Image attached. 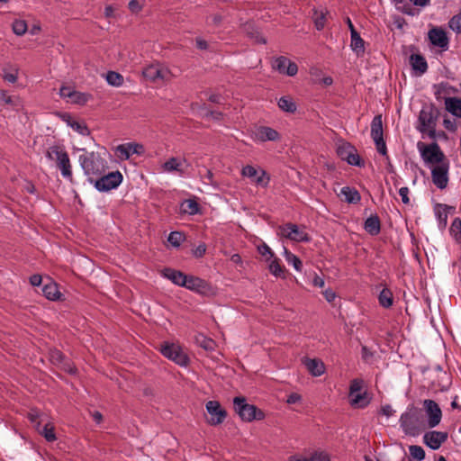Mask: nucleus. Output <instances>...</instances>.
<instances>
[{"label": "nucleus", "mask_w": 461, "mask_h": 461, "mask_svg": "<svg viewBox=\"0 0 461 461\" xmlns=\"http://www.w3.org/2000/svg\"><path fill=\"white\" fill-rule=\"evenodd\" d=\"M400 424L406 435L417 436L424 426V415L422 410L410 405L400 417Z\"/></svg>", "instance_id": "nucleus-1"}, {"label": "nucleus", "mask_w": 461, "mask_h": 461, "mask_svg": "<svg viewBox=\"0 0 461 461\" xmlns=\"http://www.w3.org/2000/svg\"><path fill=\"white\" fill-rule=\"evenodd\" d=\"M440 115L439 110L433 104L424 106L419 114L417 130L429 138L435 137V128Z\"/></svg>", "instance_id": "nucleus-2"}, {"label": "nucleus", "mask_w": 461, "mask_h": 461, "mask_svg": "<svg viewBox=\"0 0 461 461\" xmlns=\"http://www.w3.org/2000/svg\"><path fill=\"white\" fill-rule=\"evenodd\" d=\"M233 408L243 421L251 422L265 419V412L256 405L248 403L243 396H237L233 399Z\"/></svg>", "instance_id": "nucleus-3"}, {"label": "nucleus", "mask_w": 461, "mask_h": 461, "mask_svg": "<svg viewBox=\"0 0 461 461\" xmlns=\"http://www.w3.org/2000/svg\"><path fill=\"white\" fill-rule=\"evenodd\" d=\"M46 157L56 162V166L61 171V175L72 182V169L68 152L63 147L54 145L48 149Z\"/></svg>", "instance_id": "nucleus-4"}, {"label": "nucleus", "mask_w": 461, "mask_h": 461, "mask_svg": "<svg viewBox=\"0 0 461 461\" xmlns=\"http://www.w3.org/2000/svg\"><path fill=\"white\" fill-rule=\"evenodd\" d=\"M79 162L87 176H102L106 169V162L98 153L89 152L79 156Z\"/></svg>", "instance_id": "nucleus-5"}, {"label": "nucleus", "mask_w": 461, "mask_h": 461, "mask_svg": "<svg viewBox=\"0 0 461 461\" xmlns=\"http://www.w3.org/2000/svg\"><path fill=\"white\" fill-rule=\"evenodd\" d=\"M417 148L426 164L439 165L448 161L437 141L430 144L419 141Z\"/></svg>", "instance_id": "nucleus-6"}, {"label": "nucleus", "mask_w": 461, "mask_h": 461, "mask_svg": "<svg viewBox=\"0 0 461 461\" xmlns=\"http://www.w3.org/2000/svg\"><path fill=\"white\" fill-rule=\"evenodd\" d=\"M337 155L342 160L348 162V164L351 166H356L359 167H365V161L360 158L357 154V150L348 141L341 140L337 146L336 149Z\"/></svg>", "instance_id": "nucleus-7"}, {"label": "nucleus", "mask_w": 461, "mask_h": 461, "mask_svg": "<svg viewBox=\"0 0 461 461\" xmlns=\"http://www.w3.org/2000/svg\"><path fill=\"white\" fill-rule=\"evenodd\" d=\"M160 352L165 357L174 361L179 366H185L189 363L188 356L183 352L178 345L174 343L164 342L161 344Z\"/></svg>", "instance_id": "nucleus-8"}, {"label": "nucleus", "mask_w": 461, "mask_h": 461, "mask_svg": "<svg viewBox=\"0 0 461 461\" xmlns=\"http://www.w3.org/2000/svg\"><path fill=\"white\" fill-rule=\"evenodd\" d=\"M184 287L205 296H212L216 294L215 287L212 284L192 275H187L186 285Z\"/></svg>", "instance_id": "nucleus-9"}, {"label": "nucleus", "mask_w": 461, "mask_h": 461, "mask_svg": "<svg viewBox=\"0 0 461 461\" xmlns=\"http://www.w3.org/2000/svg\"><path fill=\"white\" fill-rule=\"evenodd\" d=\"M95 180V187L100 192H107L116 188L122 181V175L119 171L110 172L107 175L99 176Z\"/></svg>", "instance_id": "nucleus-10"}, {"label": "nucleus", "mask_w": 461, "mask_h": 461, "mask_svg": "<svg viewBox=\"0 0 461 461\" xmlns=\"http://www.w3.org/2000/svg\"><path fill=\"white\" fill-rule=\"evenodd\" d=\"M282 236L296 242H309L311 238L309 234L301 230L294 223H286L279 227Z\"/></svg>", "instance_id": "nucleus-11"}, {"label": "nucleus", "mask_w": 461, "mask_h": 461, "mask_svg": "<svg viewBox=\"0 0 461 461\" xmlns=\"http://www.w3.org/2000/svg\"><path fill=\"white\" fill-rule=\"evenodd\" d=\"M449 161L436 165L431 169L433 184L439 189H445L448 184Z\"/></svg>", "instance_id": "nucleus-12"}, {"label": "nucleus", "mask_w": 461, "mask_h": 461, "mask_svg": "<svg viewBox=\"0 0 461 461\" xmlns=\"http://www.w3.org/2000/svg\"><path fill=\"white\" fill-rule=\"evenodd\" d=\"M206 410L210 415L207 422L212 426L221 424L227 417V411L217 401H209L206 403Z\"/></svg>", "instance_id": "nucleus-13"}, {"label": "nucleus", "mask_w": 461, "mask_h": 461, "mask_svg": "<svg viewBox=\"0 0 461 461\" xmlns=\"http://www.w3.org/2000/svg\"><path fill=\"white\" fill-rule=\"evenodd\" d=\"M272 68L280 74L289 77H294L298 72L297 64L285 56L276 58L272 62Z\"/></svg>", "instance_id": "nucleus-14"}, {"label": "nucleus", "mask_w": 461, "mask_h": 461, "mask_svg": "<svg viewBox=\"0 0 461 461\" xmlns=\"http://www.w3.org/2000/svg\"><path fill=\"white\" fill-rule=\"evenodd\" d=\"M426 413L428 415V425L429 428L438 426L441 420L442 411L438 404L433 400H425L423 402Z\"/></svg>", "instance_id": "nucleus-15"}, {"label": "nucleus", "mask_w": 461, "mask_h": 461, "mask_svg": "<svg viewBox=\"0 0 461 461\" xmlns=\"http://www.w3.org/2000/svg\"><path fill=\"white\" fill-rule=\"evenodd\" d=\"M447 432L430 430L424 434L423 442L429 448L437 450L447 440Z\"/></svg>", "instance_id": "nucleus-16"}, {"label": "nucleus", "mask_w": 461, "mask_h": 461, "mask_svg": "<svg viewBox=\"0 0 461 461\" xmlns=\"http://www.w3.org/2000/svg\"><path fill=\"white\" fill-rule=\"evenodd\" d=\"M429 40L433 46L447 50L449 40L447 32L442 28H432L429 31Z\"/></svg>", "instance_id": "nucleus-17"}, {"label": "nucleus", "mask_w": 461, "mask_h": 461, "mask_svg": "<svg viewBox=\"0 0 461 461\" xmlns=\"http://www.w3.org/2000/svg\"><path fill=\"white\" fill-rule=\"evenodd\" d=\"M116 150L119 153V157L124 159H128L133 154L142 155L145 152L144 146L135 142L121 144L117 147Z\"/></svg>", "instance_id": "nucleus-18"}, {"label": "nucleus", "mask_w": 461, "mask_h": 461, "mask_svg": "<svg viewBox=\"0 0 461 461\" xmlns=\"http://www.w3.org/2000/svg\"><path fill=\"white\" fill-rule=\"evenodd\" d=\"M410 65L415 76H421L428 70V63L420 53H412L410 56Z\"/></svg>", "instance_id": "nucleus-19"}, {"label": "nucleus", "mask_w": 461, "mask_h": 461, "mask_svg": "<svg viewBox=\"0 0 461 461\" xmlns=\"http://www.w3.org/2000/svg\"><path fill=\"white\" fill-rule=\"evenodd\" d=\"M256 137L261 141H276L279 140L281 138L280 133L277 131L268 126H259L257 129Z\"/></svg>", "instance_id": "nucleus-20"}, {"label": "nucleus", "mask_w": 461, "mask_h": 461, "mask_svg": "<svg viewBox=\"0 0 461 461\" xmlns=\"http://www.w3.org/2000/svg\"><path fill=\"white\" fill-rule=\"evenodd\" d=\"M303 363L313 376H320L325 372V366L321 359L304 357Z\"/></svg>", "instance_id": "nucleus-21"}, {"label": "nucleus", "mask_w": 461, "mask_h": 461, "mask_svg": "<svg viewBox=\"0 0 461 461\" xmlns=\"http://www.w3.org/2000/svg\"><path fill=\"white\" fill-rule=\"evenodd\" d=\"M164 276L171 280L175 285L184 287L186 285L187 275L180 270L167 267L163 271Z\"/></svg>", "instance_id": "nucleus-22"}, {"label": "nucleus", "mask_w": 461, "mask_h": 461, "mask_svg": "<svg viewBox=\"0 0 461 461\" xmlns=\"http://www.w3.org/2000/svg\"><path fill=\"white\" fill-rule=\"evenodd\" d=\"M364 229L372 236L378 235L381 231V221L379 216L376 213L369 216L365 221Z\"/></svg>", "instance_id": "nucleus-23"}, {"label": "nucleus", "mask_w": 461, "mask_h": 461, "mask_svg": "<svg viewBox=\"0 0 461 461\" xmlns=\"http://www.w3.org/2000/svg\"><path fill=\"white\" fill-rule=\"evenodd\" d=\"M351 41L350 47L352 50L357 54V57H361L365 53V41L361 38L360 34L357 32L356 29H352V33H350Z\"/></svg>", "instance_id": "nucleus-24"}, {"label": "nucleus", "mask_w": 461, "mask_h": 461, "mask_svg": "<svg viewBox=\"0 0 461 461\" xmlns=\"http://www.w3.org/2000/svg\"><path fill=\"white\" fill-rule=\"evenodd\" d=\"M168 75V71L165 69H158L155 66H149L146 68L143 71V76L145 78L149 79L150 81H156L158 78L162 80L166 78Z\"/></svg>", "instance_id": "nucleus-25"}, {"label": "nucleus", "mask_w": 461, "mask_h": 461, "mask_svg": "<svg viewBox=\"0 0 461 461\" xmlns=\"http://www.w3.org/2000/svg\"><path fill=\"white\" fill-rule=\"evenodd\" d=\"M43 295L51 301L59 300L61 296L58 285L50 280L42 287Z\"/></svg>", "instance_id": "nucleus-26"}, {"label": "nucleus", "mask_w": 461, "mask_h": 461, "mask_svg": "<svg viewBox=\"0 0 461 461\" xmlns=\"http://www.w3.org/2000/svg\"><path fill=\"white\" fill-rule=\"evenodd\" d=\"M349 399L351 406L355 408H365L371 401V397L366 391L355 393L354 396H349Z\"/></svg>", "instance_id": "nucleus-27"}, {"label": "nucleus", "mask_w": 461, "mask_h": 461, "mask_svg": "<svg viewBox=\"0 0 461 461\" xmlns=\"http://www.w3.org/2000/svg\"><path fill=\"white\" fill-rule=\"evenodd\" d=\"M446 110L452 115L461 118V99L456 97H447L445 99Z\"/></svg>", "instance_id": "nucleus-28"}, {"label": "nucleus", "mask_w": 461, "mask_h": 461, "mask_svg": "<svg viewBox=\"0 0 461 461\" xmlns=\"http://www.w3.org/2000/svg\"><path fill=\"white\" fill-rule=\"evenodd\" d=\"M454 210H455V207H453V206H449V205L442 204V203H437L435 206V212H436V215L439 221V224H441L445 227L447 222L448 212L454 211Z\"/></svg>", "instance_id": "nucleus-29"}, {"label": "nucleus", "mask_w": 461, "mask_h": 461, "mask_svg": "<svg viewBox=\"0 0 461 461\" xmlns=\"http://www.w3.org/2000/svg\"><path fill=\"white\" fill-rule=\"evenodd\" d=\"M383 132L382 114H377L373 118L371 122V137L374 140L384 138Z\"/></svg>", "instance_id": "nucleus-30"}, {"label": "nucleus", "mask_w": 461, "mask_h": 461, "mask_svg": "<svg viewBox=\"0 0 461 461\" xmlns=\"http://www.w3.org/2000/svg\"><path fill=\"white\" fill-rule=\"evenodd\" d=\"M340 193L344 195L345 201L348 203L356 204L361 200L359 192L354 187L344 186Z\"/></svg>", "instance_id": "nucleus-31"}, {"label": "nucleus", "mask_w": 461, "mask_h": 461, "mask_svg": "<svg viewBox=\"0 0 461 461\" xmlns=\"http://www.w3.org/2000/svg\"><path fill=\"white\" fill-rule=\"evenodd\" d=\"M243 29L244 31L246 32L247 35L251 38V39H254L256 42L258 43H261V44H266L267 43V40L266 38L260 34L259 32H258L255 28H254V25L253 23H246L243 26Z\"/></svg>", "instance_id": "nucleus-32"}, {"label": "nucleus", "mask_w": 461, "mask_h": 461, "mask_svg": "<svg viewBox=\"0 0 461 461\" xmlns=\"http://www.w3.org/2000/svg\"><path fill=\"white\" fill-rule=\"evenodd\" d=\"M278 107L288 113H294L297 110L296 104L289 96H282L277 102Z\"/></svg>", "instance_id": "nucleus-33"}, {"label": "nucleus", "mask_w": 461, "mask_h": 461, "mask_svg": "<svg viewBox=\"0 0 461 461\" xmlns=\"http://www.w3.org/2000/svg\"><path fill=\"white\" fill-rule=\"evenodd\" d=\"M196 344L205 349L206 351H213L216 347V343L213 339L207 338L203 334H199L195 337Z\"/></svg>", "instance_id": "nucleus-34"}, {"label": "nucleus", "mask_w": 461, "mask_h": 461, "mask_svg": "<svg viewBox=\"0 0 461 461\" xmlns=\"http://www.w3.org/2000/svg\"><path fill=\"white\" fill-rule=\"evenodd\" d=\"M379 303L384 308H390L393 305V293L388 288H384L379 294Z\"/></svg>", "instance_id": "nucleus-35"}, {"label": "nucleus", "mask_w": 461, "mask_h": 461, "mask_svg": "<svg viewBox=\"0 0 461 461\" xmlns=\"http://www.w3.org/2000/svg\"><path fill=\"white\" fill-rule=\"evenodd\" d=\"M284 255L285 258V260L292 264L295 270L302 271L303 268V262L302 260L294 254H293L291 251H289L285 247H284Z\"/></svg>", "instance_id": "nucleus-36"}, {"label": "nucleus", "mask_w": 461, "mask_h": 461, "mask_svg": "<svg viewBox=\"0 0 461 461\" xmlns=\"http://www.w3.org/2000/svg\"><path fill=\"white\" fill-rule=\"evenodd\" d=\"M395 4L396 9L402 14L413 16L416 14L414 8L411 7L410 4L406 2V0H393Z\"/></svg>", "instance_id": "nucleus-37"}, {"label": "nucleus", "mask_w": 461, "mask_h": 461, "mask_svg": "<svg viewBox=\"0 0 461 461\" xmlns=\"http://www.w3.org/2000/svg\"><path fill=\"white\" fill-rule=\"evenodd\" d=\"M268 269L272 275L276 277H285V267L281 266L279 259L275 258L268 266Z\"/></svg>", "instance_id": "nucleus-38"}, {"label": "nucleus", "mask_w": 461, "mask_h": 461, "mask_svg": "<svg viewBox=\"0 0 461 461\" xmlns=\"http://www.w3.org/2000/svg\"><path fill=\"white\" fill-rule=\"evenodd\" d=\"M106 81L113 86H121L123 84V77L115 71H108L106 74Z\"/></svg>", "instance_id": "nucleus-39"}, {"label": "nucleus", "mask_w": 461, "mask_h": 461, "mask_svg": "<svg viewBox=\"0 0 461 461\" xmlns=\"http://www.w3.org/2000/svg\"><path fill=\"white\" fill-rule=\"evenodd\" d=\"M50 362L55 366H59L64 362L66 356L57 348H51L49 351Z\"/></svg>", "instance_id": "nucleus-40"}, {"label": "nucleus", "mask_w": 461, "mask_h": 461, "mask_svg": "<svg viewBox=\"0 0 461 461\" xmlns=\"http://www.w3.org/2000/svg\"><path fill=\"white\" fill-rule=\"evenodd\" d=\"M55 428L52 424L47 423L40 433L45 438L48 442H53L57 439L55 435Z\"/></svg>", "instance_id": "nucleus-41"}, {"label": "nucleus", "mask_w": 461, "mask_h": 461, "mask_svg": "<svg viewBox=\"0 0 461 461\" xmlns=\"http://www.w3.org/2000/svg\"><path fill=\"white\" fill-rule=\"evenodd\" d=\"M409 451L411 456L417 461H421L425 458V451L420 446L411 445L409 447Z\"/></svg>", "instance_id": "nucleus-42"}, {"label": "nucleus", "mask_w": 461, "mask_h": 461, "mask_svg": "<svg viewBox=\"0 0 461 461\" xmlns=\"http://www.w3.org/2000/svg\"><path fill=\"white\" fill-rule=\"evenodd\" d=\"M12 28L14 34L22 36L27 32L28 26L24 20H15L13 23Z\"/></svg>", "instance_id": "nucleus-43"}, {"label": "nucleus", "mask_w": 461, "mask_h": 461, "mask_svg": "<svg viewBox=\"0 0 461 461\" xmlns=\"http://www.w3.org/2000/svg\"><path fill=\"white\" fill-rule=\"evenodd\" d=\"M185 240V235L181 231H171L167 238V241L176 248H178Z\"/></svg>", "instance_id": "nucleus-44"}, {"label": "nucleus", "mask_w": 461, "mask_h": 461, "mask_svg": "<svg viewBox=\"0 0 461 461\" xmlns=\"http://www.w3.org/2000/svg\"><path fill=\"white\" fill-rule=\"evenodd\" d=\"M90 98H91V95H89V94L75 91L70 101L73 104L84 105L88 102V100Z\"/></svg>", "instance_id": "nucleus-45"}, {"label": "nucleus", "mask_w": 461, "mask_h": 461, "mask_svg": "<svg viewBox=\"0 0 461 461\" xmlns=\"http://www.w3.org/2000/svg\"><path fill=\"white\" fill-rule=\"evenodd\" d=\"M450 232L455 237L456 240H461V219L455 218L451 226Z\"/></svg>", "instance_id": "nucleus-46"}, {"label": "nucleus", "mask_w": 461, "mask_h": 461, "mask_svg": "<svg viewBox=\"0 0 461 461\" xmlns=\"http://www.w3.org/2000/svg\"><path fill=\"white\" fill-rule=\"evenodd\" d=\"M181 164L176 158H170L164 163L163 168L166 171H181L179 168Z\"/></svg>", "instance_id": "nucleus-47"}, {"label": "nucleus", "mask_w": 461, "mask_h": 461, "mask_svg": "<svg viewBox=\"0 0 461 461\" xmlns=\"http://www.w3.org/2000/svg\"><path fill=\"white\" fill-rule=\"evenodd\" d=\"M363 384L364 381L362 379H353L350 382L348 396H354L355 393H361Z\"/></svg>", "instance_id": "nucleus-48"}, {"label": "nucleus", "mask_w": 461, "mask_h": 461, "mask_svg": "<svg viewBox=\"0 0 461 461\" xmlns=\"http://www.w3.org/2000/svg\"><path fill=\"white\" fill-rule=\"evenodd\" d=\"M449 28L456 33L461 32V13L454 15L448 22Z\"/></svg>", "instance_id": "nucleus-49"}, {"label": "nucleus", "mask_w": 461, "mask_h": 461, "mask_svg": "<svg viewBox=\"0 0 461 461\" xmlns=\"http://www.w3.org/2000/svg\"><path fill=\"white\" fill-rule=\"evenodd\" d=\"M185 203L186 204V207L183 210L185 212L193 215L199 212V204L195 200L188 199L185 200Z\"/></svg>", "instance_id": "nucleus-50"}, {"label": "nucleus", "mask_w": 461, "mask_h": 461, "mask_svg": "<svg viewBox=\"0 0 461 461\" xmlns=\"http://www.w3.org/2000/svg\"><path fill=\"white\" fill-rule=\"evenodd\" d=\"M313 19H314L315 28L318 31H321L325 26V21H326L325 14L322 12L321 14H318V12L316 10H314Z\"/></svg>", "instance_id": "nucleus-51"}, {"label": "nucleus", "mask_w": 461, "mask_h": 461, "mask_svg": "<svg viewBox=\"0 0 461 461\" xmlns=\"http://www.w3.org/2000/svg\"><path fill=\"white\" fill-rule=\"evenodd\" d=\"M70 127L82 135L86 136L90 134V131L86 124L81 123L77 121H72V122L70 123Z\"/></svg>", "instance_id": "nucleus-52"}, {"label": "nucleus", "mask_w": 461, "mask_h": 461, "mask_svg": "<svg viewBox=\"0 0 461 461\" xmlns=\"http://www.w3.org/2000/svg\"><path fill=\"white\" fill-rule=\"evenodd\" d=\"M374 141L376 146V149H377L378 153H380L383 156H385L386 159H388L389 157L387 155V148H386V144L384 140V138H379L377 140H375Z\"/></svg>", "instance_id": "nucleus-53"}, {"label": "nucleus", "mask_w": 461, "mask_h": 461, "mask_svg": "<svg viewBox=\"0 0 461 461\" xmlns=\"http://www.w3.org/2000/svg\"><path fill=\"white\" fill-rule=\"evenodd\" d=\"M258 251L260 255L262 256H267L268 255L269 257L267 258V260H269L270 258H274V253L273 251L271 250V249L266 244V243H262L260 245L258 246Z\"/></svg>", "instance_id": "nucleus-54"}, {"label": "nucleus", "mask_w": 461, "mask_h": 461, "mask_svg": "<svg viewBox=\"0 0 461 461\" xmlns=\"http://www.w3.org/2000/svg\"><path fill=\"white\" fill-rule=\"evenodd\" d=\"M62 370L68 374H76L77 368L73 366L71 361L65 357V360L61 365L59 366Z\"/></svg>", "instance_id": "nucleus-55"}, {"label": "nucleus", "mask_w": 461, "mask_h": 461, "mask_svg": "<svg viewBox=\"0 0 461 461\" xmlns=\"http://www.w3.org/2000/svg\"><path fill=\"white\" fill-rule=\"evenodd\" d=\"M310 461H330L328 454L324 452H314L310 456Z\"/></svg>", "instance_id": "nucleus-56"}, {"label": "nucleus", "mask_w": 461, "mask_h": 461, "mask_svg": "<svg viewBox=\"0 0 461 461\" xmlns=\"http://www.w3.org/2000/svg\"><path fill=\"white\" fill-rule=\"evenodd\" d=\"M241 173L244 176L252 178L257 176L258 171L254 167L248 165L242 168Z\"/></svg>", "instance_id": "nucleus-57"}, {"label": "nucleus", "mask_w": 461, "mask_h": 461, "mask_svg": "<svg viewBox=\"0 0 461 461\" xmlns=\"http://www.w3.org/2000/svg\"><path fill=\"white\" fill-rule=\"evenodd\" d=\"M206 252V245L204 243L199 244L194 250L193 254L196 258H201Z\"/></svg>", "instance_id": "nucleus-58"}, {"label": "nucleus", "mask_w": 461, "mask_h": 461, "mask_svg": "<svg viewBox=\"0 0 461 461\" xmlns=\"http://www.w3.org/2000/svg\"><path fill=\"white\" fill-rule=\"evenodd\" d=\"M399 194L402 197V202L404 204L410 203V198H409V188L406 186L401 187L399 189Z\"/></svg>", "instance_id": "nucleus-59"}, {"label": "nucleus", "mask_w": 461, "mask_h": 461, "mask_svg": "<svg viewBox=\"0 0 461 461\" xmlns=\"http://www.w3.org/2000/svg\"><path fill=\"white\" fill-rule=\"evenodd\" d=\"M74 93H75V90H73L69 86H62L59 89V95H60L61 97H64V98L71 99V97L73 96Z\"/></svg>", "instance_id": "nucleus-60"}, {"label": "nucleus", "mask_w": 461, "mask_h": 461, "mask_svg": "<svg viewBox=\"0 0 461 461\" xmlns=\"http://www.w3.org/2000/svg\"><path fill=\"white\" fill-rule=\"evenodd\" d=\"M128 6L132 13H139L142 9V6L138 0H131Z\"/></svg>", "instance_id": "nucleus-61"}, {"label": "nucleus", "mask_w": 461, "mask_h": 461, "mask_svg": "<svg viewBox=\"0 0 461 461\" xmlns=\"http://www.w3.org/2000/svg\"><path fill=\"white\" fill-rule=\"evenodd\" d=\"M42 282V277L41 275H32L31 277H30V284L32 285V286H39Z\"/></svg>", "instance_id": "nucleus-62"}, {"label": "nucleus", "mask_w": 461, "mask_h": 461, "mask_svg": "<svg viewBox=\"0 0 461 461\" xmlns=\"http://www.w3.org/2000/svg\"><path fill=\"white\" fill-rule=\"evenodd\" d=\"M0 101H3L7 104H14L13 98L10 95H7L6 92L3 90H0Z\"/></svg>", "instance_id": "nucleus-63"}, {"label": "nucleus", "mask_w": 461, "mask_h": 461, "mask_svg": "<svg viewBox=\"0 0 461 461\" xmlns=\"http://www.w3.org/2000/svg\"><path fill=\"white\" fill-rule=\"evenodd\" d=\"M444 127L448 131H455L456 130V123L448 118H445L443 121Z\"/></svg>", "instance_id": "nucleus-64"}]
</instances>
